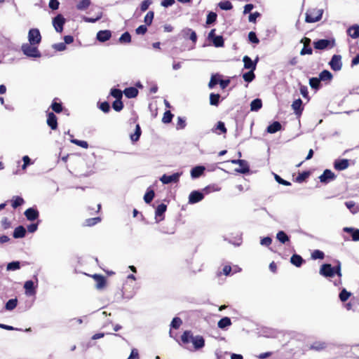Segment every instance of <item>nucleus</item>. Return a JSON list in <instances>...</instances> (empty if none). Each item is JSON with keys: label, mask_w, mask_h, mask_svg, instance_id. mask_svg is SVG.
<instances>
[{"label": "nucleus", "mask_w": 359, "mask_h": 359, "mask_svg": "<svg viewBox=\"0 0 359 359\" xmlns=\"http://www.w3.org/2000/svg\"><path fill=\"white\" fill-rule=\"evenodd\" d=\"M332 77V73L328 70H323L319 74V79L321 81H330Z\"/></svg>", "instance_id": "obj_30"}, {"label": "nucleus", "mask_w": 359, "mask_h": 359, "mask_svg": "<svg viewBox=\"0 0 359 359\" xmlns=\"http://www.w3.org/2000/svg\"><path fill=\"white\" fill-rule=\"evenodd\" d=\"M123 93L128 98H134L137 95L138 90L135 87H129L124 90Z\"/></svg>", "instance_id": "obj_26"}, {"label": "nucleus", "mask_w": 359, "mask_h": 359, "mask_svg": "<svg viewBox=\"0 0 359 359\" xmlns=\"http://www.w3.org/2000/svg\"><path fill=\"white\" fill-rule=\"evenodd\" d=\"M65 23V19L61 14L57 15L53 19V25L57 32L61 33L62 32Z\"/></svg>", "instance_id": "obj_7"}, {"label": "nucleus", "mask_w": 359, "mask_h": 359, "mask_svg": "<svg viewBox=\"0 0 359 359\" xmlns=\"http://www.w3.org/2000/svg\"><path fill=\"white\" fill-rule=\"evenodd\" d=\"M343 231L346 233L351 234L352 240L353 241H359V229L353 227H344Z\"/></svg>", "instance_id": "obj_22"}, {"label": "nucleus", "mask_w": 359, "mask_h": 359, "mask_svg": "<svg viewBox=\"0 0 359 359\" xmlns=\"http://www.w3.org/2000/svg\"><path fill=\"white\" fill-rule=\"evenodd\" d=\"M217 14L214 12H210L207 15L206 24L210 25L216 21Z\"/></svg>", "instance_id": "obj_59"}, {"label": "nucleus", "mask_w": 359, "mask_h": 359, "mask_svg": "<svg viewBox=\"0 0 359 359\" xmlns=\"http://www.w3.org/2000/svg\"><path fill=\"white\" fill-rule=\"evenodd\" d=\"M181 340L184 344L191 342L196 350L201 349L205 346L204 338L200 335L194 336L189 330H186L183 332L181 336Z\"/></svg>", "instance_id": "obj_1"}, {"label": "nucleus", "mask_w": 359, "mask_h": 359, "mask_svg": "<svg viewBox=\"0 0 359 359\" xmlns=\"http://www.w3.org/2000/svg\"><path fill=\"white\" fill-rule=\"evenodd\" d=\"M313 53L312 48L307 46L306 44H304V47L302 48L300 51L301 55H311Z\"/></svg>", "instance_id": "obj_60"}, {"label": "nucleus", "mask_w": 359, "mask_h": 359, "mask_svg": "<svg viewBox=\"0 0 359 359\" xmlns=\"http://www.w3.org/2000/svg\"><path fill=\"white\" fill-rule=\"evenodd\" d=\"M313 46L317 50H325L328 47H333L334 45V41H331L329 39H319L313 41Z\"/></svg>", "instance_id": "obj_6"}, {"label": "nucleus", "mask_w": 359, "mask_h": 359, "mask_svg": "<svg viewBox=\"0 0 359 359\" xmlns=\"http://www.w3.org/2000/svg\"><path fill=\"white\" fill-rule=\"evenodd\" d=\"M335 179V174L329 169L325 170L323 174L319 177L320 182L324 184H327Z\"/></svg>", "instance_id": "obj_10"}, {"label": "nucleus", "mask_w": 359, "mask_h": 359, "mask_svg": "<svg viewBox=\"0 0 359 359\" xmlns=\"http://www.w3.org/2000/svg\"><path fill=\"white\" fill-rule=\"evenodd\" d=\"M182 324V320L179 317H175L170 323V327L173 329H178Z\"/></svg>", "instance_id": "obj_48"}, {"label": "nucleus", "mask_w": 359, "mask_h": 359, "mask_svg": "<svg viewBox=\"0 0 359 359\" xmlns=\"http://www.w3.org/2000/svg\"><path fill=\"white\" fill-rule=\"evenodd\" d=\"M323 10L313 8L309 10L306 13L305 21L308 23L318 22L323 16Z\"/></svg>", "instance_id": "obj_3"}, {"label": "nucleus", "mask_w": 359, "mask_h": 359, "mask_svg": "<svg viewBox=\"0 0 359 359\" xmlns=\"http://www.w3.org/2000/svg\"><path fill=\"white\" fill-rule=\"evenodd\" d=\"M20 268V263L18 261H13L7 264V271H15Z\"/></svg>", "instance_id": "obj_45"}, {"label": "nucleus", "mask_w": 359, "mask_h": 359, "mask_svg": "<svg viewBox=\"0 0 359 359\" xmlns=\"http://www.w3.org/2000/svg\"><path fill=\"white\" fill-rule=\"evenodd\" d=\"M204 198V194L199 191H193L189 196V203L194 204L201 201Z\"/></svg>", "instance_id": "obj_12"}, {"label": "nucleus", "mask_w": 359, "mask_h": 359, "mask_svg": "<svg viewBox=\"0 0 359 359\" xmlns=\"http://www.w3.org/2000/svg\"><path fill=\"white\" fill-rule=\"evenodd\" d=\"M346 208L351 212L352 214H356L359 212V207L355 206L353 201H346L345 203Z\"/></svg>", "instance_id": "obj_39"}, {"label": "nucleus", "mask_w": 359, "mask_h": 359, "mask_svg": "<svg viewBox=\"0 0 359 359\" xmlns=\"http://www.w3.org/2000/svg\"><path fill=\"white\" fill-rule=\"evenodd\" d=\"M17 304L18 299L16 298L11 299L6 302L5 309L8 311H12L17 306Z\"/></svg>", "instance_id": "obj_41"}, {"label": "nucleus", "mask_w": 359, "mask_h": 359, "mask_svg": "<svg viewBox=\"0 0 359 359\" xmlns=\"http://www.w3.org/2000/svg\"><path fill=\"white\" fill-rule=\"evenodd\" d=\"M110 94L112 97L116 98V100H121L123 96V92L121 90L116 88H112L111 90Z\"/></svg>", "instance_id": "obj_50"}, {"label": "nucleus", "mask_w": 359, "mask_h": 359, "mask_svg": "<svg viewBox=\"0 0 359 359\" xmlns=\"http://www.w3.org/2000/svg\"><path fill=\"white\" fill-rule=\"evenodd\" d=\"M24 288L25 290V294L27 296H32L36 294V286L32 280H27L24 283Z\"/></svg>", "instance_id": "obj_16"}, {"label": "nucleus", "mask_w": 359, "mask_h": 359, "mask_svg": "<svg viewBox=\"0 0 359 359\" xmlns=\"http://www.w3.org/2000/svg\"><path fill=\"white\" fill-rule=\"evenodd\" d=\"M205 170V168L203 165H197L194 167L191 170V176L193 179H196L201 176L204 171Z\"/></svg>", "instance_id": "obj_20"}, {"label": "nucleus", "mask_w": 359, "mask_h": 359, "mask_svg": "<svg viewBox=\"0 0 359 359\" xmlns=\"http://www.w3.org/2000/svg\"><path fill=\"white\" fill-rule=\"evenodd\" d=\"M255 75L254 74V71H252V70H250L249 72H245L243 75V79L246 82H248V83L252 81L253 79H255Z\"/></svg>", "instance_id": "obj_49"}, {"label": "nucleus", "mask_w": 359, "mask_h": 359, "mask_svg": "<svg viewBox=\"0 0 359 359\" xmlns=\"http://www.w3.org/2000/svg\"><path fill=\"white\" fill-rule=\"evenodd\" d=\"M24 215L29 221H34L39 217V212L34 208H29L25 211Z\"/></svg>", "instance_id": "obj_15"}, {"label": "nucleus", "mask_w": 359, "mask_h": 359, "mask_svg": "<svg viewBox=\"0 0 359 359\" xmlns=\"http://www.w3.org/2000/svg\"><path fill=\"white\" fill-rule=\"evenodd\" d=\"M182 35H183V37L185 39L189 38V39L194 43H195L197 41V35H196V32H194V30H192L190 28H186V29H183Z\"/></svg>", "instance_id": "obj_19"}, {"label": "nucleus", "mask_w": 359, "mask_h": 359, "mask_svg": "<svg viewBox=\"0 0 359 359\" xmlns=\"http://www.w3.org/2000/svg\"><path fill=\"white\" fill-rule=\"evenodd\" d=\"M154 16V13L153 11H149L144 16V23L147 25H150L152 23Z\"/></svg>", "instance_id": "obj_52"}, {"label": "nucleus", "mask_w": 359, "mask_h": 359, "mask_svg": "<svg viewBox=\"0 0 359 359\" xmlns=\"http://www.w3.org/2000/svg\"><path fill=\"white\" fill-rule=\"evenodd\" d=\"M222 10L229 11L233 8L232 4L227 0L220 1L218 4Z\"/></svg>", "instance_id": "obj_42"}, {"label": "nucleus", "mask_w": 359, "mask_h": 359, "mask_svg": "<svg viewBox=\"0 0 359 359\" xmlns=\"http://www.w3.org/2000/svg\"><path fill=\"white\" fill-rule=\"evenodd\" d=\"M55 100L52 102L51 109L56 113H60L62 111V106L60 102H55Z\"/></svg>", "instance_id": "obj_53"}, {"label": "nucleus", "mask_w": 359, "mask_h": 359, "mask_svg": "<svg viewBox=\"0 0 359 359\" xmlns=\"http://www.w3.org/2000/svg\"><path fill=\"white\" fill-rule=\"evenodd\" d=\"M112 107L116 111H120L123 107V104L121 100H116L112 103Z\"/></svg>", "instance_id": "obj_58"}, {"label": "nucleus", "mask_w": 359, "mask_h": 359, "mask_svg": "<svg viewBox=\"0 0 359 359\" xmlns=\"http://www.w3.org/2000/svg\"><path fill=\"white\" fill-rule=\"evenodd\" d=\"M26 233V230L22 226H18L16 227L13 231V237L15 238H21L25 237Z\"/></svg>", "instance_id": "obj_28"}, {"label": "nucleus", "mask_w": 359, "mask_h": 359, "mask_svg": "<svg viewBox=\"0 0 359 359\" xmlns=\"http://www.w3.org/2000/svg\"><path fill=\"white\" fill-rule=\"evenodd\" d=\"M220 95L219 94L211 93L210 95V104L217 106L219 102Z\"/></svg>", "instance_id": "obj_46"}, {"label": "nucleus", "mask_w": 359, "mask_h": 359, "mask_svg": "<svg viewBox=\"0 0 359 359\" xmlns=\"http://www.w3.org/2000/svg\"><path fill=\"white\" fill-rule=\"evenodd\" d=\"M93 278L97 282V284H96V288L97 289L101 290V289H102L105 286L106 280H105L104 276H100V275H97V274H95L93 276Z\"/></svg>", "instance_id": "obj_25"}, {"label": "nucleus", "mask_w": 359, "mask_h": 359, "mask_svg": "<svg viewBox=\"0 0 359 359\" xmlns=\"http://www.w3.org/2000/svg\"><path fill=\"white\" fill-rule=\"evenodd\" d=\"M324 256V252L319 250H315L311 254V257L313 259H323Z\"/></svg>", "instance_id": "obj_56"}, {"label": "nucleus", "mask_w": 359, "mask_h": 359, "mask_svg": "<svg viewBox=\"0 0 359 359\" xmlns=\"http://www.w3.org/2000/svg\"><path fill=\"white\" fill-rule=\"evenodd\" d=\"M290 262L297 267H299L304 262L303 258L297 254L293 255L290 258Z\"/></svg>", "instance_id": "obj_29"}, {"label": "nucleus", "mask_w": 359, "mask_h": 359, "mask_svg": "<svg viewBox=\"0 0 359 359\" xmlns=\"http://www.w3.org/2000/svg\"><path fill=\"white\" fill-rule=\"evenodd\" d=\"M102 15V13H99L96 18H88V17H86L84 16L83 18V20L86 22H90V23H94L95 22H97V20H99L100 19H101Z\"/></svg>", "instance_id": "obj_62"}, {"label": "nucleus", "mask_w": 359, "mask_h": 359, "mask_svg": "<svg viewBox=\"0 0 359 359\" xmlns=\"http://www.w3.org/2000/svg\"><path fill=\"white\" fill-rule=\"evenodd\" d=\"M141 133L140 126L138 124L136 125L135 133L130 135L131 141L133 142L138 141L141 135Z\"/></svg>", "instance_id": "obj_40"}, {"label": "nucleus", "mask_w": 359, "mask_h": 359, "mask_svg": "<svg viewBox=\"0 0 359 359\" xmlns=\"http://www.w3.org/2000/svg\"><path fill=\"white\" fill-rule=\"evenodd\" d=\"M47 124L52 130H55L57 127V117L53 112L48 114Z\"/></svg>", "instance_id": "obj_21"}, {"label": "nucleus", "mask_w": 359, "mask_h": 359, "mask_svg": "<svg viewBox=\"0 0 359 359\" xmlns=\"http://www.w3.org/2000/svg\"><path fill=\"white\" fill-rule=\"evenodd\" d=\"M325 348H326V343L324 341H315L310 346V349L317 351H322V350L325 349Z\"/></svg>", "instance_id": "obj_33"}, {"label": "nucleus", "mask_w": 359, "mask_h": 359, "mask_svg": "<svg viewBox=\"0 0 359 359\" xmlns=\"http://www.w3.org/2000/svg\"><path fill=\"white\" fill-rule=\"evenodd\" d=\"M173 114L170 111H166L163 116L162 121L164 123H169L171 122Z\"/></svg>", "instance_id": "obj_57"}, {"label": "nucleus", "mask_w": 359, "mask_h": 359, "mask_svg": "<svg viewBox=\"0 0 359 359\" xmlns=\"http://www.w3.org/2000/svg\"><path fill=\"white\" fill-rule=\"evenodd\" d=\"M217 130H219L220 133H226V128L225 127L224 123L222 121H218L215 128L212 129L213 133H217ZM219 134V133H218Z\"/></svg>", "instance_id": "obj_38"}, {"label": "nucleus", "mask_w": 359, "mask_h": 359, "mask_svg": "<svg viewBox=\"0 0 359 359\" xmlns=\"http://www.w3.org/2000/svg\"><path fill=\"white\" fill-rule=\"evenodd\" d=\"M27 39L29 43L39 46L41 41V35L39 29L37 28L30 29L28 32Z\"/></svg>", "instance_id": "obj_4"}, {"label": "nucleus", "mask_w": 359, "mask_h": 359, "mask_svg": "<svg viewBox=\"0 0 359 359\" xmlns=\"http://www.w3.org/2000/svg\"><path fill=\"white\" fill-rule=\"evenodd\" d=\"M281 124L280 123V122L278 121H274L273 123H271V125H269L267 128H266V131L269 133H275L279 130H281Z\"/></svg>", "instance_id": "obj_27"}, {"label": "nucleus", "mask_w": 359, "mask_h": 359, "mask_svg": "<svg viewBox=\"0 0 359 359\" xmlns=\"http://www.w3.org/2000/svg\"><path fill=\"white\" fill-rule=\"evenodd\" d=\"M262 107V102L260 99L257 98L253 100L250 103V110L252 111H257L260 109Z\"/></svg>", "instance_id": "obj_31"}, {"label": "nucleus", "mask_w": 359, "mask_h": 359, "mask_svg": "<svg viewBox=\"0 0 359 359\" xmlns=\"http://www.w3.org/2000/svg\"><path fill=\"white\" fill-rule=\"evenodd\" d=\"M70 142L72 143V144H74L77 146H79L82 148H84V149H87L88 147V144L86 141H83V140H77V139H74V138H72L70 140Z\"/></svg>", "instance_id": "obj_47"}, {"label": "nucleus", "mask_w": 359, "mask_h": 359, "mask_svg": "<svg viewBox=\"0 0 359 359\" xmlns=\"http://www.w3.org/2000/svg\"><path fill=\"white\" fill-rule=\"evenodd\" d=\"M276 238L281 243H285L286 242L290 241L289 236L286 234V233L283 231H280L276 234Z\"/></svg>", "instance_id": "obj_34"}, {"label": "nucleus", "mask_w": 359, "mask_h": 359, "mask_svg": "<svg viewBox=\"0 0 359 359\" xmlns=\"http://www.w3.org/2000/svg\"><path fill=\"white\" fill-rule=\"evenodd\" d=\"M24 199L20 196H14L12 200V207L17 208L24 203Z\"/></svg>", "instance_id": "obj_44"}, {"label": "nucleus", "mask_w": 359, "mask_h": 359, "mask_svg": "<svg viewBox=\"0 0 359 359\" xmlns=\"http://www.w3.org/2000/svg\"><path fill=\"white\" fill-rule=\"evenodd\" d=\"M319 273L325 278H332L334 276V267L330 264H323Z\"/></svg>", "instance_id": "obj_8"}, {"label": "nucleus", "mask_w": 359, "mask_h": 359, "mask_svg": "<svg viewBox=\"0 0 359 359\" xmlns=\"http://www.w3.org/2000/svg\"><path fill=\"white\" fill-rule=\"evenodd\" d=\"M330 68L334 72H339L342 68L341 56L340 55H332L329 62Z\"/></svg>", "instance_id": "obj_5"}, {"label": "nucleus", "mask_w": 359, "mask_h": 359, "mask_svg": "<svg viewBox=\"0 0 359 359\" xmlns=\"http://www.w3.org/2000/svg\"><path fill=\"white\" fill-rule=\"evenodd\" d=\"M100 221H101V219L99 217H94V218H90V219H87L85 221V224H86V226H92L97 224Z\"/></svg>", "instance_id": "obj_54"}, {"label": "nucleus", "mask_w": 359, "mask_h": 359, "mask_svg": "<svg viewBox=\"0 0 359 359\" xmlns=\"http://www.w3.org/2000/svg\"><path fill=\"white\" fill-rule=\"evenodd\" d=\"M233 164H240V167L236 169V171L239 173L245 174L249 172L250 168L248 162L242 159H233L231 161Z\"/></svg>", "instance_id": "obj_9"}, {"label": "nucleus", "mask_w": 359, "mask_h": 359, "mask_svg": "<svg viewBox=\"0 0 359 359\" xmlns=\"http://www.w3.org/2000/svg\"><path fill=\"white\" fill-rule=\"evenodd\" d=\"M258 58L255 60V61H252L250 57L245 55L243 58V62L244 63V68L250 70L255 71L257 66Z\"/></svg>", "instance_id": "obj_14"}, {"label": "nucleus", "mask_w": 359, "mask_h": 359, "mask_svg": "<svg viewBox=\"0 0 359 359\" xmlns=\"http://www.w3.org/2000/svg\"><path fill=\"white\" fill-rule=\"evenodd\" d=\"M111 37V32L109 30H101L97 33L96 38L100 42H105Z\"/></svg>", "instance_id": "obj_18"}, {"label": "nucleus", "mask_w": 359, "mask_h": 359, "mask_svg": "<svg viewBox=\"0 0 359 359\" xmlns=\"http://www.w3.org/2000/svg\"><path fill=\"white\" fill-rule=\"evenodd\" d=\"M320 81L319 77H312L309 79V85L313 89L318 90L320 88Z\"/></svg>", "instance_id": "obj_37"}, {"label": "nucleus", "mask_w": 359, "mask_h": 359, "mask_svg": "<svg viewBox=\"0 0 359 359\" xmlns=\"http://www.w3.org/2000/svg\"><path fill=\"white\" fill-rule=\"evenodd\" d=\"M349 166V161L348 159L336 160L334 163V168L337 170H344Z\"/></svg>", "instance_id": "obj_17"}, {"label": "nucleus", "mask_w": 359, "mask_h": 359, "mask_svg": "<svg viewBox=\"0 0 359 359\" xmlns=\"http://www.w3.org/2000/svg\"><path fill=\"white\" fill-rule=\"evenodd\" d=\"M154 197V191L149 190L144 196V200L146 203H150Z\"/></svg>", "instance_id": "obj_51"}, {"label": "nucleus", "mask_w": 359, "mask_h": 359, "mask_svg": "<svg viewBox=\"0 0 359 359\" xmlns=\"http://www.w3.org/2000/svg\"><path fill=\"white\" fill-rule=\"evenodd\" d=\"M231 325V319L229 317H224L219 320L217 326L220 329H225Z\"/></svg>", "instance_id": "obj_32"}, {"label": "nucleus", "mask_w": 359, "mask_h": 359, "mask_svg": "<svg viewBox=\"0 0 359 359\" xmlns=\"http://www.w3.org/2000/svg\"><path fill=\"white\" fill-rule=\"evenodd\" d=\"M151 4L152 1L151 0H144L140 4L141 11L143 12L146 11Z\"/></svg>", "instance_id": "obj_64"}, {"label": "nucleus", "mask_w": 359, "mask_h": 359, "mask_svg": "<svg viewBox=\"0 0 359 359\" xmlns=\"http://www.w3.org/2000/svg\"><path fill=\"white\" fill-rule=\"evenodd\" d=\"M121 43H128L131 41V36L128 32H124L118 39Z\"/></svg>", "instance_id": "obj_43"}, {"label": "nucleus", "mask_w": 359, "mask_h": 359, "mask_svg": "<svg viewBox=\"0 0 359 359\" xmlns=\"http://www.w3.org/2000/svg\"><path fill=\"white\" fill-rule=\"evenodd\" d=\"M90 0H81L76 5V8L79 11H85L86 10L90 5Z\"/></svg>", "instance_id": "obj_35"}, {"label": "nucleus", "mask_w": 359, "mask_h": 359, "mask_svg": "<svg viewBox=\"0 0 359 359\" xmlns=\"http://www.w3.org/2000/svg\"><path fill=\"white\" fill-rule=\"evenodd\" d=\"M181 173L175 172L171 175H167L164 174L160 178L161 182L164 184H168L171 182H177L179 181Z\"/></svg>", "instance_id": "obj_11"}, {"label": "nucleus", "mask_w": 359, "mask_h": 359, "mask_svg": "<svg viewBox=\"0 0 359 359\" xmlns=\"http://www.w3.org/2000/svg\"><path fill=\"white\" fill-rule=\"evenodd\" d=\"M216 48L223 47L224 42L222 36H217L210 40Z\"/></svg>", "instance_id": "obj_36"}, {"label": "nucleus", "mask_w": 359, "mask_h": 359, "mask_svg": "<svg viewBox=\"0 0 359 359\" xmlns=\"http://www.w3.org/2000/svg\"><path fill=\"white\" fill-rule=\"evenodd\" d=\"M274 178L276 180V181L280 184H283L284 186H290L291 185V183L287 180H283V178H281L277 174H274Z\"/></svg>", "instance_id": "obj_61"}, {"label": "nucleus", "mask_w": 359, "mask_h": 359, "mask_svg": "<svg viewBox=\"0 0 359 359\" xmlns=\"http://www.w3.org/2000/svg\"><path fill=\"white\" fill-rule=\"evenodd\" d=\"M292 108L296 115H300L303 111L302 100L300 98L294 100L292 104Z\"/></svg>", "instance_id": "obj_24"}, {"label": "nucleus", "mask_w": 359, "mask_h": 359, "mask_svg": "<svg viewBox=\"0 0 359 359\" xmlns=\"http://www.w3.org/2000/svg\"><path fill=\"white\" fill-rule=\"evenodd\" d=\"M22 161H23V164L22 165V169L23 170H26L27 166L32 163L30 158L28 156H24L22 157Z\"/></svg>", "instance_id": "obj_63"}, {"label": "nucleus", "mask_w": 359, "mask_h": 359, "mask_svg": "<svg viewBox=\"0 0 359 359\" xmlns=\"http://www.w3.org/2000/svg\"><path fill=\"white\" fill-rule=\"evenodd\" d=\"M347 34L352 39L359 38V25L355 24L348 27Z\"/></svg>", "instance_id": "obj_23"}, {"label": "nucleus", "mask_w": 359, "mask_h": 359, "mask_svg": "<svg viewBox=\"0 0 359 359\" xmlns=\"http://www.w3.org/2000/svg\"><path fill=\"white\" fill-rule=\"evenodd\" d=\"M21 50L25 55L29 57H41V53L38 49V46L29 43H23L21 46Z\"/></svg>", "instance_id": "obj_2"}, {"label": "nucleus", "mask_w": 359, "mask_h": 359, "mask_svg": "<svg viewBox=\"0 0 359 359\" xmlns=\"http://www.w3.org/2000/svg\"><path fill=\"white\" fill-rule=\"evenodd\" d=\"M167 210V205L164 203L158 205L155 211L156 222H159L164 219V213Z\"/></svg>", "instance_id": "obj_13"}, {"label": "nucleus", "mask_w": 359, "mask_h": 359, "mask_svg": "<svg viewBox=\"0 0 359 359\" xmlns=\"http://www.w3.org/2000/svg\"><path fill=\"white\" fill-rule=\"evenodd\" d=\"M351 292H348L346 289H343L339 293V299L341 302H346L351 296Z\"/></svg>", "instance_id": "obj_55"}]
</instances>
